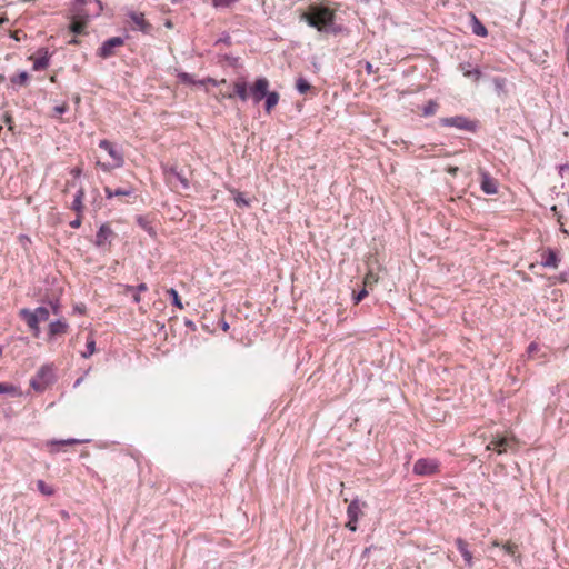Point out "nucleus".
Returning a JSON list of instances; mask_svg holds the SVG:
<instances>
[{
	"label": "nucleus",
	"instance_id": "obj_1",
	"mask_svg": "<svg viewBox=\"0 0 569 569\" xmlns=\"http://www.w3.org/2000/svg\"><path fill=\"white\" fill-rule=\"evenodd\" d=\"M300 20L305 21L309 27L317 29L319 32L335 33V14L323 6L313 8L311 13L303 12Z\"/></svg>",
	"mask_w": 569,
	"mask_h": 569
},
{
	"label": "nucleus",
	"instance_id": "obj_2",
	"mask_svg": "<svg viewBox=\"0 0 569 569\" xmlns=\"http://www.w3.org/2000/svg\"><path fill=\"white\" fill-rule=\"evenodd\" d=\"M251 98L254 104L264 100V110L270 113L278 104L280 96L277 91H269V80L264 77L258 78L250 87Z\"/></svg>",
	"mask_w": 569,
	"mask_h": 569
},
{
	"label": "nucleus",
	"instance_id": "obj_3",
	"mask_svg": "<svg viewBox=\"0 0 569 569\" xmlns=\"http://www.w3.org/2000/svg\"><path fill=\"white\" fill-rule=\"evenodd\" d=\"M103 4L100 0H74L70 8L71 19L84 20L89 22L91 19L101 14Z\"/></svg>",
	"mask_w": 569,
	"mask_h": 569
},
{
	"label": "nucleus",
	"instance_id": "obj_4",
	"mask_svg": "<svg viewBox=\"0 0 569 569\" xmlns=\"http://www.w3.org/2000/svg\"><path fill=\"white\" fill-rule=\"evenodd\" d=\"M439 124L441 127H450L459 130H465L468 132H477L479 128V122L477 120H471L463 114H458L455 117H445L439 119Z\"/></svg>",
	"mask_w": 569,
	"mask_h": 569
},
{
	"label": "nucleus",
	"instance_id": "obj_5",
	"mask_svg": "<svg viewBox=\"0 0 569 569\" xmlns=\"http://www.w3.org/2000/svg\"><path fill=\"white\" fill-rule=\"evenodd\" d=\"M56 380V376L51 366H42L31 378L30 386L38 392H43Z\"/></svg>",
	"mask_w": 569,
	"mask_h": 569
},
{
	"label": "nucleus",
	"instance_id": "obj_6",
	"mask_svg": "<svg viewBox=\"0 0 569 569\" xmlns=\"http://www.w3.org/2000/svg\"><path fill=\"white\" fill-rule=\"evenodd\" d=\"M412 472L417 476H433L440 472V462L437 459L419 458L415 465Z\"/></svg>",
	"mask_w": 569,
	"mask_h": 569
},
{
	"label": "nucleus",
	"instance_id": "obj_7",
	"mask_svg": "<svg viewBox=\"0 0 569 569\" xmlns=\"http://www.w3.org/2000/svg\"><path fill=\"white\" fill-rule=\"evenodd\" d=\"M162 169L168 184H170L172 188L180 187L182 190L189 189V180L180 171H178L177 167L163 166Z\"/></svg>",
	"mask_w": 569,
	"mask_h": 569
},
{
	"label": "nucleus",
	"instance_id": "obj_8",
	"mask_svg": "<svg viewBox=\"0 0 569 569\" xmlns=\"http://www.w3.org/2000/svg\"><path fill=\"white\" fill-rule=\"evenodd\" d=\"M124 44V38L122 37H112L102 42L100 48L97 50V56L101 59H108L114 56V48L121 47Z\"/></svg>",
	"mask_w": 569,
	"mask_h": 569
},
{
	"label": "nucleus",
	"instance_id": "obj_9",
	"mask_svg": "<svg viewBox=\"0 0 569 569\" xmlns=\"http://www.w3.org/2000/svg\"><path fill=\"white\" fill-rule=\"evenodd\" d=\"M99 148L103 149L108 152V154L112 158V162L114 167H122L124 164L123 153L120 149L117 148L114 143L107 139H102L99 141Z\"/></svg>",
	"mask_w": 569,
	"mask_h": 569
},
{
	"label": "nucleus",
	"instance_id": "obj_10",
	"mask_svg": "<svg viewBox=\"0 0 569 569\" xmlns=\"http://www.w3.org/2000/svg\"><path fill=\"white\" fill-rule=\"evenodd\" d=\"M114 238H116V233L111 229V227L108 223H102L100 226L99 230L97 231L93 244L97 248H103L107 244L110 246Z\"/></svg>",
	"mask_w": 569,
	"mask_h": 569
},
{
	"label": "nucleus",
	"instance_id": "obj_11",
	"mask_svg": "<svg viewBox=\"0 0 569 569\" xmlns=\"http://www.w3.org/2000/svg\"><path fill=\"white\" fill-rule=\"evenodd\" d=\"M480 188L481 190L489 196L496 194L498 192V182L495 178L490 176L489 172L481 170L480 171Z\"/></svg>",
	"mask_w": 569,
	"mask_h": 569
},
{
	"label": "nucleus",
	"instance_id": "obj_12",
	"mask_svg": "<svg viewBox=\"0 0 569 569\" xmlns=\"http://www.w3.org/2000/svg\"><path fill=\"white\" fill-rule=\"evenodd\" d=\"M128 17L132 20L138 30H140L144 34L151 32L152 26L146 20L144 14L142 12L130 11L128 13Z\"/></svg>",
	"mask_w": 569,
	"mask_h": 569
},
{
	"label": "nucleus",
	"instance_id": "obj_13",
	"mask_svg": "<svg viewBox=\"0 0 569 569\" xmlns=\"http://www.w3.org/2000/svg\"><path fill=\"white\" fill-rule=\"evenodd\" d=\"M455 543H456L458 551L461 553V556L466 562V566L471 568L473 566V557H472L471 551L469 550L468 542L465 539L459 537L456 539Z\"/></svg>",
	"mask_w": 569,
	"mask_h": 569
},
{
	"label": "nucleus",
	"instance_id": "obj_14",
	"mask_svg": "<svg viewBox=\"0 0 569 569\" xmlns=\"http://www.w3.org/2000/svg\"><path fill=\"white\" fill-rule=\"evenodd\" d=\"M560 262V258L557 251L552 248H547L542 253L541 266L545 268H557Z\"/></svg>",
	"mask_w": 569,
	"mask_h": 569
},
{
	"label": "nucleus",
	"instance_id": "obj_15",
	"mask_svg": "<svg viewBox=\"0 0 569 569\" xmlns=\"http://www.w3.org/2000/svg\"><path fill=\"white\" fill-rule=\"evenodd\" d=\"M459 70L466 78H470L475 82H478L482 77L481 70L478 67H473L471 62H461L459 64Z\"/></svg>",
	"mask_w": 569,
	"mask_h": 569
},
{
	"label": "nucleus",
	"instance_id": "obj_16",
	"mask_svg": "<svg viewBox=\"0 0 569 569\" xmlns=\"http://www.w3.org/2000/svg\"><path fill=\"white\" fill-rule=\"evenodd\" d=\"M123 289H124V293L132 295V300L134 303H139L141 301L140 293L146 292L148 290V286L144 282H141L138 286L123 284Z\"/></svg>",
	"mask_w": 569,
	"mask_h": 569
},
{
	"label": "nucleus",
	"instance_id": "obj_17",
	"mask_svg": "<svg viewBox=\"0 0 569 569\" xmlns=\"http://www.w3.org/2000/svg\"><path fill=\"white\" fill-rule=\"evenodd\" d=\"M234 92L230 93L228 98H233L234 96L239 97L240 100L247 101L249 97H251L250 89L248 90V86L246 81H237L233 86Z\"/></svg>",
	"mask_w": 569,
	"mask_h": 569
},
{
	"label": "nucleus",
	"instance_id": "obj_18",
	"mask_svg": "<svg viewBox=\"0 0 569 569\" xmlns=\"http://www.w3.org/2000/svg\"><path fill=\"white\" fill-rule=\"evenodd\" d=\"M69 325L64 320H54L49 325V339L54 338L58 335H63L67 332Z\"/></svg>",
	"mask_w": 569,
	"mask_h": 569
},
{
	"label": "nucleus",
	"instance_id": "obj_19",
	"mask_svg": "<svg viewBox=\"0 0 569 569\" xmlns=\"http://www.w3.org/2000/svg\"><path fill=\"white\" fill-rule=\"evenodd\" d=\"M19 316L21 319H23L26 321V323L28 325V327L30 329H36L37 325L40 323V320L34 315V312L28 308L21 309L19 312Z\"/></svg>",
	"mask_w": 569,
	"mask_h": 569
},
{
	"label": "nucleus",
	"instance_id": "obj_20",
	"mask_svg": "<svg viewBox=\"0 0 569 569\" xmlns=\"http://www.w3.org/2000/svg\"><path fill=\"white\" fill-rule=\"evenodd\" d=\"M510 440L505 437H498L490 441V443L487 446L488 450H496L498 453H502L507 451V448L509 447Z\"/></svg>",
	"mask_w": 569,
	"mask_h": 569
},
{
	"label": "nucleus",
	"instance_id": "obj_21",
	"mask_svg": "<svg viewBox=\"0 0 569 569\" xmlns=\"http://www.w3.org/2000/svg\"><path fill=\"white\" fill-rule=\"evenodd\" d=\"M83 199H84V189L82 187H80L78 189V191L76 192V194L73 197V201L70 207L76 213H79V216H82V213H83V209H84Z\"/></svg>",
	"mask_w": 569,
	"mask_h": 569
},
{
	"label": "nucleus",
	"instance_id": "obj_22",
	"mask_svg": "<svg viewBox=\"0 0 569 569\" xmlns=\"http://www.w3.org/2000/svg\"><path fill=\"white\" fill-rule=\"evenodd\" d=\"M361 509L358 499H353L347 508V517L351 521H358L361 515Z\"/></svg>",
	"mask_w": 569,
	"mask_h": 569
},
{
	"label": "nucleus",
	"instance_id": "obj_23",
	"mask_svg": "<svg viewBox=\"0 0 569 569\" xmlns=\"http://www.w3.org/2000/svg\"><path fill=\"white\" fill-rule=\"evenodd\" d=\"M470 16H471V29H472L473 34H476L478 37H486L488 34L487 28L473 13H471Z\"/></svg>",
	"mask_w": 569,
	"mask_h": 569
},
{
	"label": "nucleus",
	"instance_id": "obj_24",
	"mask_svg": "<svg viewBox=\"0 0 569 569\" xmlns=\"http://www.w3.org/2000/svg\"><path fill=\"white\" fill-rule=\"evenodd\" d=\"M88 441L89 440L68 438V439H63V440H51V441L48 442V446L51 447V452H56L57 449H54V447H58V446H69V445H78V443H83V442H88Z\"/></svg>",
	"mask_w": 569,
	"mask_h": 569
},
{
	"label": "nucleus",
	"instance_id": "obj_25",
	"mask_svg": "<svg viewBox=\"0 0 569 569\" xmlns=\"http://www.w3.org/2000/svg\"><path fill=\"white\" fill-rule=\"evenodd\" d=\"M43 56L37 58L33 62V70H44L49 67L50 63V54L47 49H43Z\"/></svg>",
	"mask_w": 569,
	"mask_h": 569
},
{
	"label": "nucleus",
	"instance_id": "obj_26",
	"mask_svg": "<svg viewBox=\"0 0 569 569\" xmlns=\"http://www.w3.org/2000/svg\"><path fill=\"white\" fill-rule=\"evenodd\" d=\"M439 109V103L436 100H429L423 107L421 114L422 117H431L436 114Z\"/></svg>",
	"mask_w": 569,
	"mask_h": 569
},
{
	"label": "nucleus",
	"instance_id": "obj_27",
	"mask_svg": "<svg viewBox=\"0 0 569 569\" xmlns=\"http://www.w3.org/2000/svg\"><path fill=\"white\" fill-rule=\"evenodd\" d=\"M87 24L88 22L84 20L72 19V22L69 26V30L73 34H82L84 33Z\"/></svg>",
	"mask_w": 569,
	"mask_h": 569
},
{
	"label": "nucleus",
	"instance_id": "obj_28",
	"mask_svg": "<svg viewBox=\"0 0 569 569\" xmlns=\"http://www.w3.org/2000/svg\"><path fill=\"white\" fill-rule=\"evenodd\" d=\"M12 84L24 86L29 81V73L27 71H20L19 73L10 78Z\"/></svg>",
	"mask_w": 569,
	"mask_h": 569
},
{
	"label": "nucleus",
	"instance_id": "obj_29",
	"mask_svg": "<svg viewBox=\"0 0 569 569\" xmlns=\"http://www.w3.org/2000/svg\"><path fill=\"white\" fill-rule=\"evenodd\" d=\"M0 395H11V396H19L20 392L18 388H16L11 383L7 382H0Z\"/></svg>",
	"mask_w": 569,
	"mask_h": 569
},
{
	"label": "nucleus",
	"instance_id": "obj_30",
	"mask_svg": "<svg viewBox=\"0 0 569 569\" xmlns=\"http://www.w3.org/2000/svg\"><path fill=\"white\" fill-rule=\"evenodd\" d=\"M167 295L169 296L170 300H171V303L179 308V309H182L183 308V305H182V301L179 297V293L178 291L174 289V288H170L167 290Z\"/></svg>",
	"mask_w": 569,
	"mask_h": 569
},
{
	"label": "nucleus",
	"instance_id": "obj_31",
	"mask_svg": "<svg viewBox=\"0 0 569 569\" xmlns=\"http://www.w3.org/2000/svg\"><path fill=\"white\" fill-rule=\"evenodd\" d=\"M296 89L299 93L303 94L311 89V84L303 77H299L296 81Z\"/></svg>",
	"mask_w": 569,
	"mask_h": 569
},
{
	"label": "nucleus",
	"instance_id": "obj_32",
	"mask_svg": "<svg viewBox=\"0 0 569 569\" xmlns=\"http://www.w3.org/2000/svg\"><path fill=\"white\" fill-rule=\"evenodd\" d=\"M96 351V341L93 338H88L86 343V351L81 352L82 358H89L92 356Z\"/></svg>",
	"mask_w": 569,
	"mask_h": 569
},
{
	"label": "nucleus",
	"instance_id": "obj_33",
	"mask_svg": "<svg viewBox=\"0 0 569 569\" xmlns=\"http://www.w3.org/2000/svg\"><path fill=\"white\" fill-rule=\"evenodd\" d=\"M37 488L42 495L47 497H50L54 493L53 488L48 486L42 479H39L37 481Z\"/></svg>",
	"mask_w": 569,
	"mask_h": 569
},
{
	"label": "nucleus",
	"instance_id": "obj_34",
	"mask_svg": "<svg viewBox=\"0 0 569 569\" xmlns=\"http://www.w3.org/2000/svg\"><path fill=\"white\" fill-rule=\"evenodd\" d=\"M34 312V315L38 317V319L41 321H46L48 320L49 316H50V312H49V309L43 307V306H40L38 308H36L34 310H32Z\"/></svg>",
	"mask_w": 569,
	"mask_h": 569
},
{
	"label": "nucleus",
	"instance_id": "obj_35",
	"mask_svg": "<svg viewBox=\"0 0 569 569\" xmlns=\"http://www.w3.org/2000/svg\"><path fill=\"white\" fill-rule=\"evenodd\" d=\"M234 202L239 208H248L250 207V201L244 198L243 193L237 191L234 194Z\"/></svg>",
	"mask_w": 569,
	"mask_h": 569
},
{
	"label": "nucleus",
	"instance_id": "obj_36",
	"mask_svg": "<svg viewBox=\"0 0 569 569\" xmlns=\"http://www.w3.org/2000/svg\"><path fill=\"white\" fill-rule=\"evenodd\" d=\"M493 84L498 93L503 92L507 84V79L502 77H496L493 78Z\"/></svg>",
	"mask_w": 569,
	"mask_h": 569
},
{
	"label": "nucleus",
	"instance_id": "obj_37",
	"mask_svg": "<svg viewBox=\"0 0 569 569\" xmlns=\"http://www.w3.org/2000/svg\"><path fill=\"white\" fill-rule=\"evenodd\" d=\"M178 78L179 80L182 82V83H186V84H196L197 82L194 81L193 79V76L188 73V72H180L178 74Z\"/></svg>",
	"mask_w": 569,
	"mask_h": 569
},
{
	"label": "nucleus",
	"instance_id": "obj_38",
	"mask_svg": "<svg viewBox=\"0 0 569 569\" xmlns=\"http://www.w3.org/2000/svg\"><path fill=\"white\" fill-rule=\"evenodd\" d=\"M238 1L239 0H212V6L214 8H228Z\"/></svg>",
	"mask_w": 569,
	"mask_h": 569
},
{
	"label": "nucleus",
	"instance_id": "obj_39",
	"mask_svg": "<svg viewBox=\"0 0 569 569\" xmlns=\"http://www.w3.org/2000/svg\"><path fill=\"white\" fill-rule=\"evenodd\" d=\"M134 193V189L132 187H128V188H117L114 189L113 191V194L116 197H121V196H131Z\"/></svg>",
	"mask_w": 569,
	"mask_h": 569
},
{
	"label": "nucleus",
	"instance_id": "obj_40",
	"mask_svg": "<svg viewBox=\"0 0 569 569\" xmlns=\"http://www.w3.org/2000/svg\"><path fill=\"white\" fill-rule=\"evenodd\" d=\"M368 296V291L366 288H362L360 291H358L357 293H353L352 296V300H353V303L355 305H358L359 302H361L366 297Z\"/></svg>",
	"mask_w": 569,
	"mask_h": 569
},
{
	"label": "nucleus",
	"instance_id": "obj_41",
	"mask_svg": "<svg viewBox=\"0 0 569 569\" xmlns=\"http://www.w3.org/2000/svg\"><path fill=\"white\" fill-rule=\"evenodd\" d=\"M222 60L227 61L229 66L237 67L239 62V58L229 53L221 56Z\"/></svg>",
	"mask_w": 569,
	"mask_h": 569
},
{
	"label": "nucleus",
	"instance_id": "obj_42",
	"mask_svg": "<svg viewBox=\"0 0 569 569\" xmlns=\"http://www.w3.org/2000/svg\"><path fill=\"white\" fill-rule=\"evenodd\" d=\"M219 43L231 46L232 41L230 34L228 32H223L214 44L217 46Z\"/></svg>",
	"mask_w": 569,
	"mask_h": 569
},
{
	"label": "nucleus",
	"instance_id": "obj_43",
	"mask_svg": "<svg viewBox=\"0 0 569 569\" xmlns=\"http://www.w3.org/2000/svg\"><path fill=\"white\" fill-rule=\"evenodd\" d=\"M558 281L561 282V283H566V282H569V269L568 270H563L559 273V276L557 277Z\"/></svg>",
	"mask_w": 569,
	"mask_h": 569
},
{
	"label": "nucleus",
	"instance_id": "obj_44",
	"mask_svg": "<svg viewBox=\"0 0 569 569\" xmlns=\"http://www.w3.org/2000/svg\"><path fill=\"white\" fill-rule=\"evenodd\" d=\"M503 550L506 553L513 556L517 551V545L515 543H507L503 546Z\"/></svg>",
	"mask_w": 569,
	"mask_h": 569
},
{
	"label": "nucleus",
	"instance_id": "obj_45",
	"mask_svg": "<svg viewBox=\"0 0 569 569\" xmlns=\"http://www.w3.org/2000/svg\"><path fill=\"white\" fill-rule=\"evenodd\" d=\"M68 109H69L68 104L63 103L61 106H56L53 108V112H54V114H63L68 111Z\"/></svg>",
	"mask_w": 569,
	"mask_h": 569
},
{
	"label": "nucleus",
	"instance_id": "obj_46",
	"mask_svg": "<svg viewBox=\"0 0 569 569\" xmlns=\"http://www.w3.org/2000/svg\"><path fill=\"white\" fill-rule=\"evenodd\" d=\"M81 223H82V216H79V213H77V218L73 219L72 221H70L69 226L72 229H78V228H80Z\"/></svg>",
	"mask_w": 569,
	"mask_h": 569
},
{
	"label": "nucleus",
	"instance_id": "obj_47",
	"mask_svg": "<svg viewBox=\"0 0 569 569\" xmlns=\"http://www.w3.org/2000/svg\"><path fill=\"white\" fill-rule=\"evenodd\" d=\"M198 83H199V84L210 83V84H212L213 87H218L220 82H219L218 80H216V79L211 78V77H207V78H204V79L200 80Z\"/></svg>",
	"mask_w": 569,
	"mask_h": 569
},
{
	"label": "nucleus",
	"instance_id": "obj_48",
	"mask_svg": "<svg viewBox=\"0 0 569 569\" xmlns=\"http://www.w3.org/2000/svg\"><path fill=\"white\" fill-rule=\"evenodd\" d=\"M50 306H51L52 312L54 315H59L60 313V303H59L58 299L50 301Z\"/></svg>",
	"mask_w": 569,
	"mask_h": 569
},
{
	"label": "nucleus",
	"instance_id": "obj_49",
	"mask_svg": "<svg viewBox=\"0 0 569 569\" xmlns=\"http://www.w3.org/2000/svg\"><path fill=\"white\" fill-rule=\"evenodd\" d=\"M97 164L103 170V171H110L111 169H114L116 167L113 166V162L112 163H104V162H100L98 161Z\"/></svg>",
	"mask_w": 569,
	"mask_h": 569
},
{
	"label": "nucleus",
	"instance_id": "obj_50",
	"mask_svg": "<svg viewBox=\"0 0 569 569\" xmlns=\"http://www.w3.org/2000/svg\"><path fill=\"white\" fill-rule=\"evenodd\" d=\"M70 174L77 179L82 174V169L80 167H74L70 170Z\"/></svg>",
	"mask_w": 569,
	"mask_h": 569
},
{
	"label": "nucleus",
	"instance_id": "obj_51",
	"mask_svg": "<svg viewBox=\"0 0 569 569\" xmlns=\"http://www.w3.org/2000/svg\"><path fill=\"white\" fill-rule=\"evenodd\" d=\"M539 350V345L537 342H531L528 348H527V352L529 355H532L533 352L538 351Z\"/></svg>",
	"mask_w": 569,
	"mask_h": 569
},
{
	"label": "nucleus",
	"instance_id": "obj_52",
	"mask_svg": "<svg viewBox=\"0 0 569 569\" xmlns=\"http://www.w3.org/2000/svg\"><path fill=\"white\" fill-rule=\"evenodd\" d=\"M184 326L187 328H189L191 331H196L197 330L196 323L192 320H190V319H184Z\"/></svg>",
	"mask_w": 569,
	"mask_h": 569
},
{
	"label": "nucleus",
	"instance_id": "obj_53",
	"mask_svg": "<svg viewBox=\"0 0 569 569\" xmlns=\"http://www.w3.org/2000/svg\"><path fill=\"white\" fill-rule=\"evenodd\" d=\"M357 522H358V521H351V520H349V519H348V521H347V523H346V527H347L350 531L355 532V531L357 530Z\"/></svg>",
	"mask_w": 569,
	"mask_h": 569
},
{
	"label": "nucleus",
	"instance_id": "obj_54",
	"mask_svg": "<svg viewBox=\"0 0 569 569\" xmlns=\"http://www.w3.org/2000/svg\"><path fill=\"white\" fill-rule=\"evenodd\" d=\"M103 190H104V193H106V198H107V199H111V198L116 197V196L113 194V191H114V190H113V189H111L110 187H104V189H103Z\"/></svg>",
	"mask_w": 569,
	"mask_h": 569
},
{
	"label": "nucleus",
	"instance_id": "obj_55",
	"mask_svg": "<svg viewBox=\"0 0 569 569\" xmlns=\"http://www.w3.org/2000/svg\"><path fill=\"white\" fill-rule=\"evenodd\" d=\"M365 70H366V72H367L368 74H371V73H373V72H375V70H373V66H372V63H371V62H369V61H366V63H365Z\"/></svg>",
	"mask_w": 569,
	"mask_h": 569
},
{
	"label": "nucleus",
	"instance_id": "obj_56",
	"mask_svg": "<svg viewBox=\"0 0 569 569\" xmlns=\"http://www.w3.org/2000/svg\"><path fill=\"white\" fill-rule=\"evenodd\" d=\"M219 326L223 331H228L230 328L229 323L224 319H220Z\"/></svg>",
	"mask_w": 569,
	"mask_h": 569
},
{
	"label": "nucleus",
	"instance_id": "obj_57",
	"mask_svg": "<svg viewBox=\"0 0 569 569\" xmlns=\"http://www.w3.org/2000/svg\"><path fill=\"white\" fill-rule=\"evenodd\" d=\"M138 223L139 226H141L144 230H147L148 232H150L151 228H147V223L143 222V219L141 217L138 218Z\"/></svg>",
	"mask_w": 569,
	"mask_h": 569
},
{
	"label": "nucleus",
	"instance_id": "obj_58",
	"mask_svg": "<svg viewBox=\"0 0 569 569\" xmlns=\"http://www.w3.org/2000/svg\"><path fill=\"white\" fill-rule=\"evenodd\" d=\"M74 311H76V312H78V313H80V315H83V313H84V311H86V307H84L83 305H81V306H76V307H74Z\"/></svg>",
	"mask_w": 569,
	"mask_h": 569
},
{
	"label": "nucleus",
	"instance_id": "obj_59",
	"mask_svg": "<svg viewBox=\"0 0 569 569\" xmlns=\"http://www.w3.org/2000/svg\"><path fill=\"white\" fill-rule=\"evenodd\" d=\"M569 170V163H563L559 166V173L562 174L563 171Z\"/></svg>",
	"mask_w": 569,
	"mask_h": 569
},
{
	"label": "nucleus",
	"instance_id": "obj_60",
	"mask_svg": "<svg viewBox=\"0 0 569 569\" xmlns=\"http://www.w3.org/2000/svg\"><path fill=\"white\" fill-rule=\"evenodd\" d=\"M32 333L34 337H39V333H40V327L39 325H37L36 329H31Z\"/></svg>",
	"mask_w": 569,
	"mask_h": 569
},
{
	"label": "nucleus",
	"instance_id": "obj_61",
	"mask_svg": "<svg viewBox=\"0 0 569 569\" xmlns=\"http://www.w3.org/2000/svg\"><path fill=\"white\" fill-rule=\"evenodd\" d=\"M373 278V274L371 272H369L367 276H366V279H365V284L368 283V281L372 280Z\"/></svg>",
	"mask_w": 569,
	"mask_h": 569
},
{
	"label": "nucleus",
	"instance_id": "obj_62",
	"mask_svg": "<svg viewBox=\"0 0 569 569\" xmlns=\"http://www.w3.org/2000/svg\"><path fill=\"white\" fill-rule=\"evenodd\" d=\"M371 548H372V547H367V548L363 550V552H362V557H367V556L370 553Z\"/></svg>",
	"mask_w": 569,
	"mask_h": 569
},
{
	"label": "nucleus",
	"instance_id": "obj_63",
	"mask_svg": "<svg viewBox=\"0 0 569 569\" xmlns=\"http://www.w3.org/2000/svg\"><path fill=\"white\" fill-rule=\"evenodd\" d=\"M551 211L555 212V214H557L560 218L557 206H552Z\"/></svg>",
	"mask_w": 569,
	"mask_h": 569
},
{
	"label": "nucleus",
	"instance_id": "obj_64",
	"mask_svg": "<svg viewBox=\"0 0 569 569\" xmlns=\"http://www.w3.org/2000/svg\"><path fill=\"white\" fill-rule=\"evenodd\" d=\"M79 43V40L77 38H72L70 41H69V44H78Z\"/></svg>",
	"mask_w": 569,
	"mask_h": 569
}]
</instances>
